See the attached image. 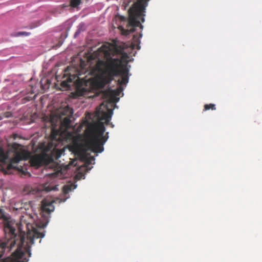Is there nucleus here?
I'll return each instance as SVG.
<instances>
[{
  "instance_id": "obj_1",
  "label": "nucleus",
  "mask_w": 262,
  "mask_h": 262,
  "mask_svg": "<svg viewBox=\"0 0 262 262\" xmlns=\"http://www.w3.org/2000/svg\"><path fill=\"white\" fill-rule=\"evenodd\" d=\"M113 52L114 50L111 45L106 43L90 55V60L98 59L95 69L101 74L96 78H89L88 80L80 78L79 76L81 75V73L78 71L75 74H70L68 80L71 82H76V93L78 95H85L94 88L102 89L110 84L115 77L120 76L121 78L117 81L119 85V88L116 90H108L103 93V96L110 102H115L116 96L119 95L123 90L122 85H126L128 82L130 66L127 65V62L123 63L122 60L119 58L110 57Z\"/></svg>"
},
{
  "instance_id": "obj_2",
  "label": "nucleus",
  "mask_w": 262,
  "mask_h": 262,
  "mask_svg": "<svg viewBox=\"0 0 262 262\" xmlns=\"http://www.w3.org/2000/svg\"><path fill=\"white\" fill-rule=\"evenodd\" d=\"M0 219L4 222L5 235V241H0V262H27L28 259L24 257L25 253L22 249L24 247L29 256H31L29 244L32 245L35 239L45 236L43 229L46 225L40 226L36 224H26L29 242L25 244L26 233L23 230L22 223L15 224L10 221V218L5 214L2 208H0Z\"/></svg>"
},
{
  "instance_id": "obj_3",
  "label": "nucleus",
  "mask_w": 262,
  "mask_h": 262,
  "mask_svg": "<svg viewBox=\"0 0 262 262\" xmlns=\"http://www.w3.org/2000/svg\"><path fill=\"white\" fill-rule=\"evenodd\" d=\"M99 121L96 123H90L87 126L86 145L95 153H101L104 150L103 145L107 141L108 133L104 136L105 127L102 121H105L106 125H110L112 127L114 125L110 123L113 115V111L108 109V112H99L98 113Z\"/></svg>"
},
{
  "instance_id": "obj_4",
  "label": "nucleus",
  "mask_w": 262,
  "mask_h": 262,
  "mask_svg": "<svg viewBox=\"0 0 262 262\" xmlns=\"http://www.w3.org/2000/svg\"><path fill=\"white\" fill-rule=\"evenodd\" d=\"M29 157L30 153L18 143H13L6 152L0 148V170L4 174H11L12 170L16 168L14 164Z\"/></svg>"
},
{
  "instance_id": "obj_5",
  "label": "nucleus",
  "mask_w": 262,
  "mask_h": 262,
  "mask_svg": "<svg viewBox=\"0 0 262 262\" xmlns=\"http://www.w3.org/2000/svg\"><path fill=\"white\" fill-rule=\"evenodd\" d=\"M148 1H136L128 10V24L127 29H124L122 27L119 28L124 35H127L130 33L134 32L137 27L142 30L143 26L141 24L144 21L145 10L147 6Z\"/></svg>"
},
{
  "instance_id": "obj_6",
  "label": "nucleus",
  "mask_w": 262,
  "mask_h": 262,
  "mask_svg": "<svg viewBox=\"0 0 262 262\" xmlns=\"http://www.w3.org/2000/svg\"><path fill=\"white\" fill-rule=\"evenodd\" d=\"M69 149L75 155L85 161L88 164H91L92 161L95 160L94 157L91 156L87 153L88 150L93 151L89 149L86 145V133H85V144L82 142L81 137L80 136L76 137L73 139L72 144L69 145Z\"/></svg>"
},
{
  "instance_id": "obj_7",
  "label": "nucleus",
  "mask_w": 262,
  "mask_h": 262,
  "mask_svg": "<svg viewBox=\"0 0 262 262\" xmlns=\"http://www.w3.org/2000/svg\"><path fill=\"white\" fill-rule=\"evenodd\" d=\"M31 165L37 167H40L43 165H49L51 166L57 165L53 157L46 154L41 155H35L32 156L30 160Z\"/></svg>"
},
{
  "instance_id": "obj_8",
  "label": "nucleus",
  "mask_w": 262,
  "mask_h": 262,
  "mask_svg": "<svg viewBox=\"0 0 262 262\" xmlns=\"http://www.w3.org/2000/svg\"><path fill=\"white\" fill-rule=\"evenodd\" d=\"M61 114L62 115L67 116L62 121V125L67 129L70 128L71 123V118H72L73 114V110L69 107H65Z\"/></svg>"
},
{
  "instance_id": "obj_9",
  "label": "nucleus",
  "mask_w": 262,
  "mask_h": 262,
  "mask_svg": "<svg viewBox=\"0 0 262 262\" xmlns=\"http://www.w3.org/2000/svg\"><path fill=\"white\" fill-rule=\"evenodd\" d=\"M53 201H49L47 199H44L42 201L41 215L42 217L45 216V213L47 215L49 214L54 210V207L53 205Z\"/></svg>"
},
{
  "instance_id": "obj_10",
  "label": "nucleus",
  "mask_w": 262,
  "mask_h": 262,
  "mask_svg": "<svg viewBox=\"0 0 262 262\" xmlns=\"http://www.w3.org/2000/svg\"><path fill=\"white\" fill-rule=\"evenodd\" d=\"M57 140L56 139L55 136L53 134L52 135V140L48 144V148L49 150H54L56 149L57 145Z\"/></svg>"
},
{
  "instance_id": "obj_11",
  "label": "nucleus",
  "mask_w": 262,
  "mask_h": 262,
  "mask_svg": "<svg viewBox=\"0 0 262 262\" xmlns=\"http://www.w3.org/2000/svg\"><path fill=\"white\" fill-rule=\"evenodd\" d=\"M209 110H215V105L214 104L210 103L205 104L204 106V111H208Z\"/></svg>"
},
{
  "instance_id": "obj_12",
  "label": "nucleus",
  "mask_w": 262,
  "mask_h": 262,
  "mask_svg": "<svg viewBox=\"0 0 262 262\" xmlns=\"http://www.w3.org/2000/svg\"><path fill=\"white\" fill-rule=\"evenodd\" d=\"M30 34H31V33H30V32L23 31V32H18L16 33L14 35V36L19 37L20 36H29Z\"/></svg>"
},
{
  "instance_id": "obj_13",
  "label": "nucleus",
  "mask_w": 262,
  "mask_h": 262,
  "mask_svg": "<svg viewBox=\"0 0 262 262\" xmlns=\"http://www.w3.org/2000/svg\"><path fill=\"white\" fill-rule=\"evenodd\" d=\"M81 1H70V5L73 8H77L80 4Z\"/></svg>"
},
{
  "instance_id": "obj_14",
  "label": "nucleus",
  "mask_w": 262,
  "mask_h": 262,
  "mask_svg": "<svg viewBox=\"0 0 262 262\" xmlns=\"http://www.w3.org/2000/svg\"><path fill=\"white\" fill-rule=\"evenodd\" d=\"M12 114L10 112H6L4 113L2 116H0V120H2L3 118H10L12 117Z\"/></svg>"
},
{
  "instance_id": "obj_15",
  "label": "nucleus",
  "mask_w": 262,
  "mask_h": 262,
  "mask_svg": "<svg viewBox=\"0 0 262 262\" xmlns=\"http://www.w3.org/2000/svg\"><path fill=\"white\" fill-rule=\"evenodd\" d=\"M55 189V187H50V186H47L45 187V189L47 191H50L52 190H54Z\"/></svg>"
},
{
  "instance_id": "obj_16",
  "label": "nucleus",
  "mask_w": 262,
  "mask_h": 262,
  "mask_svg": "<svg viewBox=\"0 0 262 262\" xmlns=\"http://www.w3.org/2000/svg\"><path fill=\"white\" fill-rule=\"evenodd\" d=\"M122 58H125V59H126V58H128V55H127V53H123V54H122Z\"/></svg>"
},
{
  "instance_id": "obj_17",
  "label": "nucleus",
  "mask_w": 262,
  "mask_h": 262,
  "mask_svg": "<svg viewBox=\"0 0 262 262\" xmlns=\"http://www.w3.org/2000/svg\"><path fill=\"white\" fill-rule=\"evenodd\" d=\"M39 25V23H37L36 25H31V26L30 27V29L34 28L38 26Z\"/></svg>"
},
{
  "instance_id": "obj_18",
  "label": "nucleus",
  "mask_w": 262,
  "mask_h": 262,
  "mask_svg": "<svg viewBox=\"0 0 262 262\" xmlns=\"http://www.w3.org/2000/svg\"><path fill=\"white\" fill-rule=\"evenodd\" d=\"M61 170H58L56 172V174L57 176L59 172H60Z\"/></svg>"
},
{
  "instance_id": "obj_19",
  "label": "nucleus",
  "mask_w": 262,
  "mask_h": 262,
  "mask_svg": "<svg viewBox=\"0 0 262 262\" xmlns=\"http://www.w3.org/2000/svg\"><path fill=\"white\" fill-rule=\"evenodd\" d=\"M137 37V35H134V39H135V38Z\"/></svg>"
},
{
  "instance_id": "obj_20",
  "label": "nucleus",
  "mask_w": 262,
  "mask_h": 262,
  "mask_svg": "<svg viewBox=\"0 0 262 262\" xmlns=\"http://www.w3.org/2000/svg\"><path fill=\"white\" fill-rule=\"evenodd\" d=\"M142 34L141 33H140V34H139V38L141 37H142Z\"/></svg>"
},
{
  "instance_id": "obj_21",
  "label": "nucleus",
  "mask_w": 262,
  "mask_h": 262,
  "mask_svg": "<svg viewBox=\"0 0 262 262\" xmlns=\"http://www.w3.org/2000/svg\"><path fill=\"white\" fill-rule=\"evenodd\" d=\"M70 188H68V190H70Z\"/></svg>"
}]
</instances>
